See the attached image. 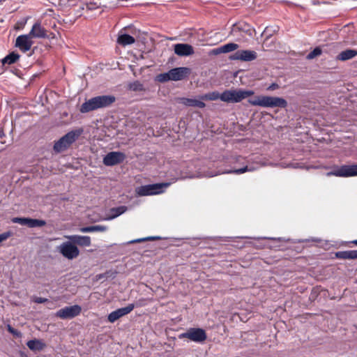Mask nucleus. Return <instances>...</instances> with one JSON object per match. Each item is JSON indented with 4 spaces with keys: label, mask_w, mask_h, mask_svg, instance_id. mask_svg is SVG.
<instances>
[{
    "label": "nucleus",
    "mask_w": 357,
    "mask_h": 357,
    "mask_svg": "<svg viewBox=\"0 0 357 357\" xmlns=\"http://www.w3.org/2000/svg\"><path fill=\"white\" fill-rule=\"evenodd\" d=\"M115 101L113 96H99L92 98L84 102L81 107L82 113H86L95 109L106 107L111 105Z\"/></svg>",
    "instance_id": "nucleus-1"
},
{
    "label": "nucleus",
    "mask_w": 357,
    "mask_h": 357,
    "mask_svg": "<svg viewBox=\"0 0 357 357\" xmlns=\"http://www.w3.org/2000/svg\"><path fill=\"white\" fill-rule=\"evenodd\" d=\"M248 102L253 106L262 107L285 108L287 106V102L285 99L275 96H259L255 98L250 99Z\"/></svg>",
    "instance_id": "nucleus-2"
},
{
    "label": "nucleus",
    "mask_w": 357,
    "mask_h": 357,
    "mask_svg": "<svg viewBox=\"0 0 357 357\" xmlns=\"http://www.w3.org/2000/svg\"><path fill=\"white\" fill-rule=\"evenodd\" d=\"M253 91L243 89L225 90L221 93V100L225 102L236 103L252 96Z\"/></svg>",
    "instance_id": "nucleus-3"
},
{
    "label": "nucleus",
    "mask_w": 357,
    "mask_h": 357,
    "mask_svg": "<svg viewBox=\"0 0 357 357\" xmlns=\"http://www.w3.org/2000/svg\"><path fill=\"white\" fill-rule=\"evenodd\" d=\"M82 129L74 130L68 132L60 138L54 145V150L56 153L66 150L82 133Z\"/></svg>",
    "instance_id": "nucleus-4"
},
{
    "label": "nucleus",
    "mask_w": 357,
    "mask_h": 357,
    "mask_svg": "<svg viewBox=\"0 0 357 357\" xmlns=\"http://www.w3.org/2000/svg\"><path fill=\"white\" fill-rule=\"evenodd\" d=\"M169 186V183H161L142 185L136 189V193L139 196H151L162 193Z\"/></svg>",
    "instance_id": "nucleus-5"
},
{
    "label": "nucleus",
    "mask_w": 357,
    "mask_h": 357,
    "mask_svg": "<svg viewBox=\"0 0 357 357\" xmlns=\"http://www.w3.org/2000/svg\"><path fill=\"white\" fill-rule=\"evenodd\" d=\"M327 176H335L337 177H352L357 176V165H345L335 167L333 170L326 174Z\"/></svg>",
    "instance_id": "nucleus-6"
},
{
    "label": "nucleus",
    "mask_w": 357,
    "mask_h": 357,
    "mask_svg": "<svg viewBox=\"0 0 357 357\" xmlns=\"http://www.w3.org/2000/svg\"><path fill=\"white\" fill-rule=\"evenodd\" d=\"M57 249L65 258L70 260L77 258L79 255L78 248L70 240L62 243Z\"/></svg>",
    "instance_id": "nucleus-7"
},
{
    "label": "nucleus",
    "mask_w": 357,
    "mask_h": 357,
    "mask_svg": "<svg viewBox=\"0 0 357 357\" xmlns=\"http://www.w3.org/2000/svg\"><path fill=\"white\" fill-rule=\"evenodd\" d=\"M181 337H185L196 342H204L206 339V334L202 328H191L185 333L181 335Z\"/></svg>",
    "instance_id": "nucleus-8"
},
{
    "label": "nucleus",
    "mask_w": 357,
    "mask_h": 357,
    "mask_svg": "<svg viewBox=\"0 0 357 357\" xmlns=\"http://www.w3.org/2000/svg\"><path fill=\"white\" fill-rule=\"evenodd\" d=\"M81 310L82 308L79 305H75L61 308L56 312V315L63 319H72L79 315Z\"/></svg>",
    "instance_id": "nucleus-9"
},
{
    "label": "nucleus",
    "mask_w": 357,
    "mask_h": 357,
    "mask_svg": "<svg viewBox=\"0 0 357 357\" xmlns=\"http://www.w3.org/2000/svg\"><path fill=\"white\" fill-rule=\"evenodd\" d=\"M126 159V155L120 151H112L107 153L103 158L106 166H114L122 162Z\"/></svg>",
    "instance_id": "nucleus-10"
},
{
    "label": "nucleus",
    "mask_w": 357,
    "mask_h": 357,
    "mask_svg": "<svg viewBox=\"0 0 357 357\" xmlns=\"http://www.w3.org/2000/svg\"><path fill=\"white\" fill-rule=\"evenodd\" d=\"M257 56V54L255 51L250 50H238L230 56V59L251 61L256 59Z\"/></svg>",
    "instance_id": "nucleus-11"
},
{
    "label": "nucleus",
    "mask_w": 357,
    "mask_h": 357,
    "mask_svg": "<svg viewBox=\"0 0 357 357\" xmlns=\"http://www.w3.org/2000/svg\"><path fill=\"white\" fill-rule=\"evenodd\" d=\"M33 44L32 38L29 34L19 36L15 41V46L23 52H28Z\"/></svg>",
    "instance_id": "nucleus-12"
},
{
    "label": "nucleus",
    "mask_w": 357,
    "mask_h": 357,
    "mask_svg": "<svg viewBox=\"0 0 357 357\" xmlns=\"http://www.w3.org/2000/svg\"><path fill=\"white\" fill-rule=\"evenodd\" d=\"M135 308V305L131 303L126 307L117 309L108 315V321L111 323L115 322L119 318L129 314Z\"/></svg>",
    "instance_id": "nucleus-13"
},
{
    "label": "nucleus",
    "mask_w": 357,
    "mask_h": 357,
    "mask_svg": "<svg viewBox=\"0 0 357 357\" xmlns=\"http://www.w3.org/2000/svg\"><path fill=\"white\" fill-rule=\"evenodd\" d=\"M174 52L179 56H188L194 54V48L188 43H177L174 45Z\"/></svg>",
    "instance_id": "nucleus-14"
},
{
    "label": "nucleus",
    "mask_w": 357,
    "mask_h": 357,
    "mask_svg": "<svg viewBox=\"0 0 357 357\" xmlns=\"http://www.w3.org/2000/svg\"><path fill=\"white\" fill-rule=\"evenodd\" d=\"M169 73L172 81H179L190 75V69L187 67H178L170 70Z\"/></svg>",
    "instance_id": "nucleus-15"
},
{
    "label": "nucleus",
    "mask_w": 357,
    "mask_h": 357,
    "mask_svg": "<svg viewBox=\"0 0 357 357\" xmlns=\"http://www.w3.org/2000/svg\"><path fill=\"white\" fill-rule=\"evenodd\" d=\"M65 238L72 241L75 245L89 247L91 244V238L88 236L70 235L66 236Z\"/></svg>",
    "instance_id": "nucleus-16"
},
{
    "label": "nucleus",
    "mask_w": 357,
    "mask_h": 357,
    "mask_svg": "<svg viewBox=\"0 0 357 357\" xmlns=\"http://www.w3.org/2000/svg\"><path fill=\"white\" fill-rule=\"evenodd\" d=\"M32 38H45L47 37V31L43 28L39 22H36L30 32L28 33Z\"/></svg>",
    "instance_id": "nucleus-17"
},
{
    "label": "nucleus",
    "mask_w": 357,
    "mask_h": 357,
    "mask_svg": "<svg viewBox=\"0 0 357 357\" xmlns=\"http://www.w3.org/2000/svg\"><path fill=\"white\" fill-rule=\"evenodd\" d=\"M178 102L188 107L204 108L206 106L205 103L202 101L201 99L181 98H179Z\"/></svg>",
    "instance_id": "nucleus-18"
},
{
    "label": "nucleus",
    "mask_w": 357,
    "mask_h": 357,
    "mask_svg": "<svg viewBox=\"0 0 357 357\" xmlns=\"http://www.w3.org/2000/svg\"><path fill=\"white\" fill-rule=\"evenodd\" d=\"M135 42V38L128 34L122 33L121 32L119 34L117 43L123 46L132 45Z\"/></svg>",
    "instance_id": "nucleus-19"
},
{
    "label": "nucleus",
    "mask_w": 357,
    "mask_h": 357,
    "mask_svg": "<svg viewBox=\"0 0 357 357\" xmlns=\"http://www.w3.org/2000/svg\"><path fill=\"white\" fill-rule=\"evenodd\" d=\"M357 55V51L356 50H346L341 52L337 56V59L340 61H347L355 57Z\"/></svg>",
    "instance_id": "nucleus-20"
},
{
    "label": "nucleus",
    "mask_w": 357,
    "mask_h": 357,
    "mask_svg": "<svg viewBox=\"0 0 357 357\" xmlns=\"http://www.w3.org/2000/svg\"><path fill=\"white\" fill-rule=\"evenodd\" d=\"M127 207L125 206L112 208L110 210V215L107 218H106L105 220H110L114 219L124 213L127 211Z\"/></svg>",
    "instance_id": "nucleus-21"
},
{
    "label": "nucleus",
    "mask_w": 357,
    "mask_h": 357,
    "mask_svg": "<svg viewBox=\"0 0 357 357\" xmlns=\"http://www.w3.org/2000/svg\"><path fill=\"white\" fill-rule=\"evenodd\" d=\"M26 345L32 351H41L45 347V344L37 339L29 340Z\"/></svg>",
    "instance_id": "nucleus-22"
},
{
    "label": "nucleus",
    "mask_w": 357,
    "mask_h": 357,
    "mask_svg": "<svg viewBox=\"0 0 357 357\" xmlns=\"http://www.w3.org/2000/svg\"><path fill=\"white\" fill-rule=\"evenodd\" d=\"M107 230V227L104 225H93V226L81 227L79 229V231L82 233L104 232Z\"/></svg>",
    "instance_id": "nucleus-23"
},
{
    "label": "nucleus",
    "mask_w": 357,
    "mask_h": 357,
    "mask_svg": "<svg viewBox=\"0 0 357 357\" xmlns=\"http://www.w3.org/2000/svg\"><path fill=\"white\" fill-rule=\"evenodd\" d=\"M338 259H357V250L340 251L335 253Z\"/></svg>",
    "instance_id": "nucleus-24"
},
{
    "label": "nucleus",
    "mask_w": 357,
    "mask_h": 357,
    "mask_svg": "<svg viewBox=\"0 0 357 357\" xmlns=\"http://www.w3.org/2000/svg\"><path fill=\"white\" fill-rule=\"evenodd\" d=\"M257 167L254 166H245L242 168L231 169L223 172L222 174H241L247 172H253L257 169Z\"/></svg>",
    "instance_id": "nucleus-25"
},
{
    "label": "nucleus",
    "mask_w": 357,
    "mask_h": 357,
    "mask_svg": "<svg viewBox=\"0 0 357 357\" xmlns=\"http://www.w3.org/2000/svg\"><path fill=\"white\" fill-rule=\"evenodd\" d=\"M202 100H221V93L218 91H212L200 96Z\"/></svg>",
    "instance_id": "nucleus-26"
},
{
    "label": "nucleus",
    "mask_w": 357,
    "mask_h": 357,
    "mask_svg": "<svg viewBox=\"0 0 357 357\" xmlns=\"http://www.w3.org/2000/svg\"><path fill=\"white\" fill-rule=\"evenodd\" d=\"M19 58L20 55L18 54L12 52L3 59L2 63L3 64L7 63L10 65L16 62Z\"/></svg>",
    "instance_id": "nucleus-27"
},
{
    "label": "nucleus",
    "mask_w": 357,
    "mask_h": 357,
    "mask_svg": "<svg viewBox=\"0 0 357 357\" xmlns=\"http://www.w3.org/2000/svg\"><path fill=\"white\" fill-rule=\"evenodd\" d=\"M46 225V222L43 220L29 218L28 227L31 228L41 227Z\"/></svg>",
    "instance_id": "nucleus-28"
},
{
    "label": "nucleus",
    "mask_w": 357,
    "mask_h": 357,
    "mask_svg": "<svg viewBox=\"0 0 357 357\" xmlns=\"http://www.w3.org/2000/svg\"><path fill=\"white\" fill-rule=\"evenodd\" d=\"M221 47L222 53H228L236 50L239 46L236 43H230L221 46Z\"/></svg>",
    "instance_id": "nucleus-29"
},
{
    "label": "nucleus",
    "mask_w": 357,
    "mask_h": 357,
    "mask_svg": "<svg viewBox=\"0 0 357 357\" xmlns=\"http://www.w3.org/2000/svg\"><path fill=\"white\" fill-rule=\"evenodd\" d=\"M157 239H160V237H159V236H148L146 238H137V239L130 241L129 242V243H141V242H144V241H153V240H157Z\"/></svg>",
    "instance_id": "nucleus-30"
},
{
    "label": "nucleus",
    "mask_w": 357,
    "mask_h": 357,
    "mask_svg": "<svg viewBox=\"0 0 357 357\" xmlns=\"http://www.w3.org/2000/svg\"><path fill=\"white\" fill-rule=\"evenodd\" d=\"M12 222L14 223H18L21 225L28 226L29 218H14L12 219Z\"/></svg>",
    "instance_id": "nucleus-31"
},
{
    "label": "nucleus",
    "mask_w": 357,
    "mask_h": 357,
    "mask_svg": "<svg viewBox=\"0 0 357 357\" xmlns=\"http://www.w3.org/2000/svg\"><path fill=\"white\" fill-rule=\"evenodd\" d=\"M321 54V50L319 47H316L313 51L310 52L307 58L308 59H312L318 56H319Z\"/></svg>",
    "instance_id": "nucleus-32"
},
{
    "label": "nucleus",
    "mask_w": 357,
    "mask_h": 357,
    "mask_svg": "<svg viewBox=\"0 0 357 357\" xmlns=\"http://www.w3.org/2000/svg\"><path fill=\"white\" fill-rule=\"evenodd\" d=\"M158 80L161 82H165L172 80L170 78L169 70L167 73L160 74L158 76Z\"/></svg>",
    "instance_id": "nucleus-33"
},
{
    "label": "nucleus",
    "mask_w": 357,
    "mask_h": 357,
    "mask_svg": "<svg viewBox=\"0 0 357 357\" xmlns=\"http://www.w3.org/2000/svg\"><path fill=\"white\" fill-rule=\"evenodd\" d=\"M130 89L134 91H141L143 89V86L139 82H135L130 85Z\"/></svg>",
    "instance_id": "nucleus-34"
},
{
    "label": "nucleus",
    "mask_w": 357,
    "mask_h": 357,
    "mask_svg": "<svg viewBox=\"0 0 357 357\" xmlns=\"http://www.w3.org/2000/svg\"><path fill=\"white\" fill-rule=\"evenodd\" d=\"M33 301L36 303H43L47 302V299L42 297H34L33 298Z\"/></svg>",
    "instance_id": "nucleus-35"
},
{
    "label": "nucleus",
    "mask_w": 357,
    "mask_h": 357,
    "mask_svg": "<svg viewBox=\"0 0 357 357\" xmlns=\"http://www.w3.org/2000/svg\"><path fill=\"white\" fill-rule=\"evenodd\" d=\"M240 31V27L237 25H234L231 30L230 34L232 36H236L238 31Z\"/></svg>",
    "instance_id": "nucleus-36"
},
{
    "label": "nucleus",
    "mask_w": 357,
    "mask_h": 357,
    "mask_svg": "<svg viewBox=\"0 0 357 357\" xmlns=\"http://www.w3.org/2000/svg\"><path fill=\"white\" fill-rule=\"evenodd\" d=\"M278 88H279V85L278 84L273 83L272 84L268 86V87L267 88V90L268 91H274V90L278 89Z\"/></svg>",
    "instance_id": "nucleus-37"
},
{
    "label": "nucleus",
    "mask_w": 357,
    "mask_h": 357,
    "mask_svg": "<svg viewBox=\"0 0 357 357\" xmlns=\"http://www.w3.org/2000/svg\"><path fill=\"white\" fill-rule=\"evenodd\" d=\"M97 5L96 3H93V2H90L89 3L86 4V8L87 9L89 10H93V9H95L96 8H97Z\"/></svg>",
    "instance_id": "nucleus-38"
},
{
    "label": "nucleus",
    "mask_w": 357,
    "mask_h": 357,
    "mask_svg": "<svg viewBox=\"0 0 357 357\" xmlns=\"http://www.w3.org/2000/svg\"><path fill=\"white\" fill-rule=\"evenodd\" d=\"M8 331L13 335H19V333L16 330H15L13 327H11L10 325H8Z\"/></svg>",
    "instance_id": "nucleus-39"
},
{
    "label": "nucleus",
    "mask_w": 357,
    "mask_h": 357,
    "mask_svg": "<svg viewBox=\"0 0 357 357\" xmlns=\"http://www.w3.org/2000/svg\"><path fill=\"white\" fill-rule=\"evenodd\" d=\"M212 53H213V54H215V55L219 54H222V47H218V48H215V49L213 50H212Z\"/></svg>",
    "instance_id": "nucleus-40"
},
{
    "label": "nucleus",
    "mask_w": 357,
    "mask_h": 357,
    "mask_svg": "<svg viewBox=\"0 0 357 357\" xmlns=\"http://www.w3.org/2000/svg\"><path fill=\"white\" fill-rule=\"evenodd\" d=\"M269 31V28L268 27H266L265 29V30L264 31V34H267L266 37H268L271 34L270 33H268V32Z\"/></svg>",
    "instance_id": "nucleus-41"
},
{
    "label": "nucleus",
    "mask_w": 357,
    "mask_h": 357,
    "mask_svg": "<svg viewBox=\"0 0 357 357\" xmlns=\"http://www.w3.org/2000/svg\"><path fill=\"white\" fill-rule=\"evenodd\" d=\"M3 136H4L3 130L0 127V137H2Z\"/></svg>",
    "instance_id": "nucleus-42"
},
{
    "label": "nucleus",
    "mask_w": 357,
    "mask_h": 357,
    "mask_svg": "<svg viewBox=\"0 0 357 357\" xmlns=\"http://www.w3.org/2000/svg\"><path fill=\"white\" fill-rule=\"evenodd\" d=\"M311 241H316V242L319 241V240H318L317 238H313V239H312Z\"/></svg>",
    "instance_id": "nucleus-43"
},
{
    "label": "nucleus",
    "mask_w": 357,
    "mask_h": 357,
    "mask_svg": "<svg viewBox=\"0 0 357 357\" xmlns=\"http://www.w3.org/2000/svg\"><path fill=\"white\" fill-rule=\"evenodd\" d=\"M352 243L357 245V240L352 241Z\"/></svg>",
    "instance_id": "nucleus-44"
}]
</instances>
